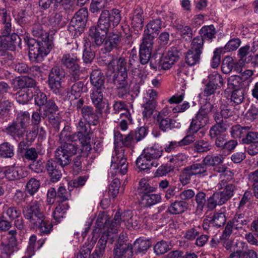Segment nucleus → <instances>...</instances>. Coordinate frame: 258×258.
Returning a JSON list of instances; mask_svg holds the SVG:
<instances>
[{
    "instance_id": "1",
    "label": "nucleus",
    "mask_w": 258,
    "mask_h": 258,
    "mask_svg": "<svg viewBox=\"0 0 258 258\" xmlns=\"http://www.w3.org/2000/svg\"><path fill=\"white\" fill-rule=\"evenodd\" d=\"M79 141L78 138H73L71 135V127L66 125L59 135V146L55 152V157L60 166L64 167L69 165L71 161V157L77 154L83 153L88 155L90 151L83 150L82 145L80 147L76 143Z\"/></svg>"
},
{
    "instance_id": "2",
    "label": "nucleus",
    "mask_w": 258,
    "mask_h": 258,
    "mask_svg": "<svg viewBox=\"0 0 258 258\" xmlns=\"http://www.w3.org/2000/svg\"><path fill=\"white\" fill-rule=\"evenodd\" d=\"M33 34L37 37V39L36 41L33 39H29L28 44L34 47V48H29V55L31 59L37 62L41 61L52 48V40L49 38V33L42 29L35 28Z\"/></svg>"
},
{
    "instance_id": "3",
    "label": "nucleus",
    "mask_w": 258,
    "mask_h": 258,
    "mask_svg": "<svg viewBox=\"0 0 258 258\" xmlns=\"http://www.w3.org/2000/svg\"><path fill=\"white\" fill-rule=\"evenodd\" d=\"M25 218L27 220L31 226L39 228L42 234H48L52 230L51 222L45 219V217L40 209V205L37 201H32L23 209Z\"/></svg>"
},
{
    "instance_id": "4",
    "label": "nucleus",
    "mask_w": 258,
    "mask_h": 258,
    "mask_svg": "<svg viewBox=\"0 0 258 258\" xmlns=\"http://www.w3.org/2000/svg\"><path fill=\"white\" fill-rule=\"evenodd\" d=\"M60 62L70 73L72 80L76 81L80 79L82 71L80 59L77 53L70 52L64 53L60 59Z\"/></svg>"
},
{
    "instance_id": "5",
    "label": "nucleus",
    "mask_w": 258,
    "mask_h": 258,
    "mask_svg": "<svg viewBox=\"0 0 258 258\" xmlns=\"http://www.w3.org/2000/svg\"><path fill=\"white\" fill-rule=\"evenodd\" d=\"M121 20L120 12L118 9H113L111 12L105 10L102 11L99 17L97 26L101 30L108 31L111 22L113 26H117Z\"/></svg>"
},
{
    "instance_id": "6",
    "label": "nucleus",
    "mask_w": 258,
    "mask_h": 258,
    "mask_svg": "<svg viewBox=\"0 0 258 258\" xmlns=\"http://www.w3.org/2000/svg\"><path fill=\"white\" fill-rule=\"evenodd\" d=\"M88 16L86 9H80L72 19L68 28V30L73 37L81 35L85 27Z\"/></svg>"
},
{
    "instance_id": "7",
    "label": "nucleus",
    "mask_w": 258,
    "mask_h": 258,
    "mask_svg": "<svg viewBox=\"0 0 258 258\" xmlns=\"http://www.w3.org/2000/svg\"><path fill=\"white\" fill-rule=\"evenodd\" d=\"M125 149L116 150L112 156L110 173L112 176L124 175L127 171V163L124 156Z\"/></svg>"
},
{
    "instance_id": "8",
    "label": "nucleus",
    "mask_w": 258,
    "mask_h": 258,
    "mask_svg": "<svg viewBox=\"0 0 258 258\" xmlns=\"http://www.w3.org/2000/svg\"><path fill=\"white\" fill-rule=\"evenodd\" d=\"M126 62L123 57L119 58L117 60H113L108 64V69L112 73L117 72V75L115 82L119 85L118 88H124L127 85V70Z\"/></svg>"
},
{
    "instance_id": "9",
    "label": "nucleus",
    "mask_w": 258,
    "mask_h": 258,
    "mask_svg": "<svg viewBox=\"0 0 258 258\" xmlns=\"http://www.w3.org/2000/svg\"><path fill=\"white\" fill-rule=\"evenodd\" d=\"M64 76V71L58 66L53 67L49 73L48 85L50 90L56 95H59L61 93L62 80Z\"/></svg>"
},
{
    "instance_id": "10",
    "label": "nucleus",
    "mask_w": 258,
    "mask_h": 258,
    "mask_svg": "<svg viewBox=\"0 0 258 258\" xmlns=\"http://www.w3.org/2000/svg\"><path fill=\"white\" fill-rule=\"evenodd\" d=\"M78 131L71 135L73 138H78L80 145H82L83 149L86 151H90L92 149L91 145V137L89 131H88L86 123L82 119L80 120L77 126Z\"/></svg>"
},
{
    "instance_id": "11",
    "label": "nucleus",
    "mask_w": 258,
    "mask_h": 258,
    "mask_svg": "<svg viewBox=\"0 0 258 258\" xmlns=\"http://www.w3.org/2000/svg\"><path fill=\"white\" fill-rule=\"evenodd\" d=\"M219 189L224 188L223 190L214 193L218 205L221 206L225 204L233 196L235 186L232 183L227 184L226 181L222 180L217 185Z\"/></svg>"
},
{
    "instance_id": "12",
    "label": "nucleus",
    "mask_w": 258,
    "mask_h": 258,
    "mask_svg": "<svg viewBox=\"0 0 258 258\" xmlns=\"http://www.w3.org/2000/svg\"><path fill=\"white\" fill-rule=\"evenodd\" d=\"M113 258H134L133 246L119 236L113 248Z\"/></svg>"
},
{
    "instance_id": "13",
    "label": "nucleus",
    "mask_w": 258,
    "mask_h": 258,
    "mask_svg": "<svg viewBox=\"0 0 258 258\" xmlns=\"http://www.w3.org/2000/svg\"><path fill=\"white\" fill-rule=\"evenodd\" d=\"M179 53L180 52L176 47L170 48L167 53L161 57L158 63V70H167L171 68L174 62L178 59Z\"/></svg>"
},
{
    "instance_id": "14",
    "label": "nucleus",
    "mask_w": 258,
    "mask_h": 258,
    "mask_svg": "<svg viewBox=\"0 0 258 258\" xmlns=\"http://www.w3.org/2000/svg\"><path fill=\"white\" fill-rule=\"evenodd\" d=\"M5 178L9 181H16L26 177L28 172L20 166L14 165L6 167L3 171Z\"/></svg>"
},
{
    "instance_id": "15",
    "label": "nucleus",
    "mask_w": 258,
    "mask_h": 258,
    "mask_svg": "<svg viewBox=\"0 0 258 258\" xmlns=\"http://www.w3.org/2000/svg\"><path fill=\"white\" fill-rule=\"evenodd\" d=\"M161 28V21L156 19L150 21L146 25L144 30L143 39L153 42V39Z\"/></svg>"
},
{
    "instance_id": "16",
    "label": "nucleus",
    "mask_w": 258,
    "mask_h": 258,
    "mask_svg": "<svg viewBox=\"0 0 258 258\" xmlns=\"http://www.w3.org/2000/svg\"><path fill=\"white\" fill-rule=\"evenodd\" d=\"M81 115L83 118L87 121L89 125H96L99 122V115L102 113H100L99 110L90 106L85 105L82 107L81 110Z\"/></svg>"
},
{
    "instance_id": "17",
    "label": "nucleus",
    "mask_w": 258,
    "mask_h": 258,
    "mask_svg": "<svg viewBox=\"0 0 258 258\" xmlns=\"http://www.w3.org/2000/svg\"><path fill=\"white\" fill-rule=\"evenodd\" d=\"M153 42L143 39L140 48V61L141 64L148 63L151 55Z\"/></svg>"
},
{
    "instance_id": "18",
    "label": "nucleus",
    "mask_w": 258,
    "mask_h": 258,
    "mask_svg": "<svg viewBox=\"0 0 258 258\" xmlns=\"http://www.w3.org/2000/svg\"><path fill=\"white\" fill-rule=\"evenodd\" d=\"M62 167L52 160H49L47 162L46 168L51 181L55 182L60 180L62 176L60 168Z\"/></svg>"
},
{
    "instance_id": "19",
    "label": "nucleus",
    "mask_w": 258,
    "mask_h": 258,
    "mask_svg": "<svg viewBox=\"0 0 258 258\" xmlns=\"http://www.w3.org/2000/svg\"><path fill=\"white\" fill-rule=\"evenodd\" d=\"M0 19L3 25L2 34L10 35L12 30V19L10 13L5 8L0 10Z\"/></svg>"
},
{
    "instance_id": "20",
    "label": "nucleus",
    "mask_w": 258,
    "mask_h": 258,
    "mask_svg": "<svg viewBox=\"0 0 258 258\" xmlns=\"http://www.w3.org/2000/svg\"><path fill=\"white\" fill-rule=\"evenodd\" d=\"M104 89H93L90 95V97L93 104L99 110L100 113H102V109L104 108L105 102L103 99L102 92Z\"/></svg>"
},
{
    "instance_id": "21",
    "label": "nucleus",
    "mask_w": 258,
    "mask_h": 258,
    "mask_svg": "<svg viewBox=\"0 0 258 258\" xmlns=\"http://www.w3.org/2000/svg\"><path fill=\"white\" fill-rule=\"evenodd\" d=\"M157 161H153L144 152L137 158L136 160L137 166L142 170L150 169L152 167H157L158 165Z\"/></svg>"
},
{
    "instance_id": "22",
    "label": "nucleus",
    "mask_w": 258,
    "mask_h": 258,
    "mask_svg": "<svg viewBox=\"0 0 258 258\" xmlns=\"http://www.w3.org/2000/svg\"><path fill=\"white\" fill-rule=\"evenodd\" d=\"M107 33L97 27H92L89 30V36L96 45L100 46L105 41Z\"/></svg>"
},
{
    "instance_id": "23",
    "label": "nucleus",
    "mask_w": 258,
    "mask_h": 258,
    "mask_svg": "<svg viewBox=\"0 0 258 258\" xmlns=\"http://www.w3.org/2000/svg\"><path fill=\"white\" fill-rule=\"evenodd\" d=\"M35 84L34 80L27 76L16 78L13 80V87L15 89L33 88L35 87Z\"/></svg>"
},
{
    "instance_id": "24",
    "label": "nucleus",
    "mask_w": 258,
    "mask_h": 258,
    "mask_svg": "<svg viewBox=\"0 0 258 258\" xmlns=\"http://www.w3.org/2000/svg\"><path fill=\"white\" fill-rule=\"evenodd\" d=\"M144 16L141 9H136L133 13L132 26L137 31L141 30L144 26Z\"/></svg>"
},
{
    "instance_id": "25",
    "label": "nucleus",
    "mask_w": 258,
    "mask_h": 258,
    "mask_svg": "<svg viewBox=\"0 0 258 258\" xmlns=\"http://www.w3.org/2000/svg\"><path fill=\"white\" fill-rule=\"evenodd\" d=\"M6 133L13 137L14 138H22L26 132V131L14 120L13 122L8 125L6 128Z\"/></svg>"
},
{
    "instance_id": "26",
    "label": "nucleus",
    "mask_w": 258,
    "mask_h": 258,
    "mask_svg": "<svg viewBox=\"0 0 258 258\" xmlns=\"http://www.w3.org/2000/svg\"><path fill=\"white\" fill-rule=\"evenodd\" d=\"M120 214L119 212H116L114 216V218L112 221L108 220L106 221L104 226V232L107 231L108 233H117L118 228L120 226Z\"/></svg>"
},
{
    "instance_id": "27",
    "label": "nucleus",
    "mask_w": 258,
    "mask_h": 258,
    "mask_svg": "<svg viewBox=\"0 0 258 258\" xmlns=\"http://www.w3.org/2000/svg\"><path fill=\"white\" fill-rule=\"evenodd\" d=\"M104 76L100 70L93 71L90 75L91 84L94 86V89H104Z\"/></svg>"
},
{
    "instance_id": "28",
    "label": "nucleus",
    "mask_w": 258,
    "mask_h": 258,
    "mask_svg": "<svg viewBox=\"0 0 258 258\" xmlns=\"http://www.w3.org/2000/svg\"><path fill=\"white\" fill-rule=\"evenodd\" d=\"M209 107L208 108L205 105L203 106L197 114L195 118L200 123L202 126H205L209 121L208 113L212 110L213 106L209 104Z\"/></svg>"
},
{
    "instance_id": "29",
    "label": "nucleus",
    "mask_w": 258,
    "mask_h": 258,
    "mask_svg": "<svg viewBox=\"0 0 258 258\" xmlns=\"http://www.w3.org/2000/svg\"><path fill=\"white\" fill-rule=\"evenodd\" d=\"M13 104L4 96L0 95V118H4L9 115Z\"/></svg>"
},
{
    "instance_id": "30",
    "label": "nucleus",
    "mask_w": 258,
    "mask_h": 258,
    "mask_svg": "<svg viewBox=\"0 0 258 258\" xmlns=\"http://www.w3.org/2000/svg\"><path fill=\"white\" fill-rule=\"evenodd\" d=\"M187 203L184 201H176L168 208V211L172 214H179L184 212L187 208Z\"/></svg>"
},
{
    "instance_id": "31",
    "label": "nucleus",
    "mask_w": 258,
    "mask_h": 258,
    "mask_svg": "<svg viewBox=\"0 0 258 258\" xmlns=\"http://www.w3.org/2000/svg\"><path fill=\"white\" fill-rule=\"evenodd\" d=\"M14 120L26 131L30 123V114L27 111H20L17 113Z\"/></svg>"
},
{
    "instance_id": "32",
    "label": "nucleus",
    "mask_w": 258,
    "mask_h": 258,
    "mask_svg": "<svg viewBox=\"0 0 258 258\" xmlns=\"http://www.w3.org/2000/svg\"><path fill=\"white\" fill-rule=\"evenodd\" d=\"M119 42L120 38L118 34L110 33L104 41V48L107 51L110 52L114 48L117 47Z\"/></svg>"
},
{
    "instance_id": "33",
    "label": "nucleus",
    "mask_w": 258,
    "mask_h": 258,
    "mask_svg": "<svg viewBox=\"0 0 258 258\" xmlns=\"http://www.w3.org/2000/svg\"><path fill=\"white\" fill-rule=\"evenodd\" d=\"M41 107L43 118L56 114V112L58 110V107L55 104L54 101L51 99L48 100V102L41 106Z\"/></svg>"
},
{
    "instance_id": "34",
    "label": "nucleus",
    "mask_w": 258,
    "mask_h": 258,
    "mask_svg": "<svg viewBox=\"0 0 258 258\" xmlns=\"http://www.w3.org/2000/svg\"><path fill=\"white\" fill-rule=\"evenodd\" d=\"M206 194L203 191H199L195 195V201L196 203V213L197 214L202 213L203 210L206 206Z\"/></svg>"
},
{
    "instance_id": "35",
    "label": "nucleus",
    "mask_w": 258,
    "mask_h": 258,
    "mask_svg": "<svg viewBox=\"0 0 258 258\" xmlns=\"http://www.w3.org/2000/svg\"><path fill=\"white\" fill-rule=\"evenodd\" d=\"M143 152L153 161H157L162 155V148L158 145L148 147L144 149Z\"/></svg>"
},
{
    "instance_id": "36",
    "label": "nucleus",
    "mask_w": 258,
    "mask_h": 258,
    "mask_svg": "<svg viewBox=\"0 0 258 258\" xmlns=\"http://www.w3.org/2000/svg\"><path fill=\"white\" fill-rule=\"evenodd\" d=\"M252 52L249 45H246L239 48L238 55L243 62L249 63L252 59Z\"/></svg>"
},
{
    "instance_id": "37",
    "label": "nucleus",
    "mask_w": 258,
    "mask_h": 258,
    "mask_svg": "<svg viewBox=\"0 0 258 258\" xmlns=\"http://www.w3.org/2000/svg\"><path fill=\"white\" fill-rule=\"evenodd\" d=\"M151 245V242L150 240L140 238L134 242L133 246L135 252L138 253L147 251Z\"/></svg>"
},
{
    "instance_id": "38",
    "label": "nucleus",
    "mask_w": 258,
    "mask_h": 258,
    "mask_svg": "<svg viewBox=\"0 0 258 258\" xmlns=\"http://www.w3.org/2000/svg\"><path fill=\"white\" fill-rule=\"evenodd\" d=\"M188 160V156L184 153H178L172 156L169 161L172 163L174 167H178L185 165Z\"/></svg>"
},
{
    "instance_id": "39",
    "label": "nucleus",
    "mask_w": 258,
    "mask_h": 258,
    "mask_svg": "<svg viewBox=\"0 0 258 258\" xmlns=\"http://www.w3.org/2000/svg\"><path fill=\"white\" fill-rule=\"evenodd\" d=\"M14 155V147L8 142L0 144V157L3 158H11Z\"/></svg>"
},
{
    "instance_id": "40",
    "label": "nucleus",
    "mask_w": 258,
    "mask_h": 258,
    "mask_svg": "<svg viewBox=\"0 0 258 258\" xmlns=\"http://www.w3.org/2000/svg\"><path fill=\"white\" fill-rule=\"evenodd\" d=\"M156 189V187L150 185L148 179L146 178H143L140 180L137 188L138 192L143 195L153 192L155 191Z\"/></svg>"
},
{
    "instance_id": "41",
    "label": "nucleus",
    "mask_w": 258,
    "mask_h": 258,
    "mask_svg": "<svg viewBox=\"0 0 258 258\" xmlns=\"http://www.w3.org/2000/svg\"><path fill=\"white\" fill-rule=\"evenodd\" d=\"M36 236L34 234L32 235L29 240V245L27 247V251L30 256L33 255L34 254V251L36 249V244L38 245L37 249H39L44 243V239L39 240L37 241Z\"/></svg>"
},
{
    "instance_id": "42",
    "label": "nucleus",
    "mask_w": 258,
    "mask_h": 258,
    "mask_svg": "<svg viewBox=\"0 0 258 258\" xmlns=\"http://www.w3.org/2000/svg\"><path fill=\"white\" fill-rule=\"evenodd\" d=\"M202 53L195 51L189 49L187 52L185 61L187 64L190 66H193L199 64L200 62L201 55Z\"/></svg>"
},
{
    "instance_id": "43",
    "label": "nucleus",
    "mask_w": 258,
    "mask_h": 258,
    "mask_svg": "<svg viewBox=\"0 0 258 258\" xmlns=\"http://www.w3.org/2000/svg\"><path fill=\"white\" fill-rule=\"evenodd\" d=\"M157 121L160 129L163 132H166L168 130H171L174 126L175 121L168 117H161V116H157Z\"/></svg>"
},
{
    "instance_id": "44",
    "label": "nucleus",
    "mask_w": 258,
    "mask_h": 258,
    "mask_svg": "<svg viewBox=\"0 0 258 258\" xmlns=\"http://www.w3.org/2000/svg\"><path fill=\"white\" fill-rule=\"evenodd\" d=\"M69 208V206L67 204L59 203L53 212L54 219L56 222H59L63 218V216Z\"/></svg>"
},
{
    "instance_id": "45",
    "label": "nucleus",
    "mask_w": 258,
    "mask_h": 258,
    "mask_svg": "<svg viewBox=\"0 0 258 258\" xmlns=\"http://www.w3.org/2000/svg\"><path fill=\"white\" fill-rule=\"evenodd\" d=\"M223 158L221 155H208L203 160L205 166H216L222 163Z\"/></svg>"
},
{
    "instance_id": "46",
    "label": "nucleus",
    "mask_w": 258,
    "mask_h": 258,
    "mask_svg": "<svg viewBox=\"0 0 258 258\" xmlns=\"http://www.w3.org/2000/svg\"><path fill=\"white\" fill-rule=\"evenodd\" d=\"M212 149V145L208 140H200L194 143V149L198 153L207 152Z\"/></svg>"
},
{
    "instance_id": "47",
    "label": "nucleus",
    "mask_w": 258,
    "mask_h": 258,
    "mask_svg": "<svg viewBox=\"0 0 258 258\" xmlns=\"http://www.w3.org/2000/svg\"><path fill=\"white\" fill-rule=\"evenodd\" d=\"M40 186V182L39 180L35 178H31L26 183L25 189L29 195L33 196L38 191Z\"/></svg>"
},
{
    "instance_id": "48",
    "label": "nucleus",
    "mask_w": 258,
    "mask_h": 258,
    "mask_svg": "<svg viewBox=\"0 0 258 258\" xmlns=\"http://www.w3.org/2000/svg\"><path fill=\"white\" fill-rule=\"evenodd\" d=\"M107 240L108 234L104 233L98 240L96 249L93 253L101 257L105 251Z\"/></svg>"
},
{
    "instance_id": "49",
    "label": "nucleus",
    "mask_w": 258,
    "mask_h": 258,
    "mask_svg": "<svg viewBox=\"0 0 258 258\" xmlns=\"http://www.w3.org/2000/svg\"><path fill=\"white\" fill-rule=\"evenodd\" d=\"M216 33V29L213 25L205 26L200 31V36H201L204 39L211 40L215 37Z\"/></svg>"
},
{
    "instance_id": "50",
    "label": "nucleus",
    "mask_w": 258,
    "mask_h": 258,
    "mask_svg": "<svg viewBox=\"0 0 258 258\" xmlns=\"http://www.w3.org/2000/svg\"><path fill=\"white\" fill-rule=\"evenodd\" d=\"M142 200L145 202L147 206L150 207L160 203L161 201V197L160 194L148 193L143 195Z\"/></svg>"
},
{
    "instance_id": "51",
    "label": "nucleus",
    "mask_w": 258,
    "mask_h": 258,
    "mask_svg": "<svg viewBox=\"0 0 258 258\" xmlns=\"http://www.w3.org/2000/svg\"><path fill=\"white\" fill-rule=\"evenodd\" d=\"M171 248L170 243L163 240L157 242L154 247V252L157 255L164 254Z\"/></svg>"
},
{
    "instance_id": "52",
    "label": "nucleus",
    "mask_w": 258,
    "mask_h": 258,
    "mask_svg": "<svg viewBox=\"0 0 258 258\" xmlns=\"http://www.w3.org/2000/svg\"><path fill=\"white\" fill-rule=\"evenodd\" d=\"M227 130L226 124H215L213 125L209 131V136L211 139L223 135L222 134Z\"/></svg>"
},
{
    "instance_id": "53",
    "label": "nucleus",
    "mask_w": 258,
    "mask_h": 258,
    "mask_svg": "<svg viewBox=\"0 0 258 258\" xmlns=\"http://www.w3.org/2000/svg\"><path fill=\"white\" fill-rule=\"evenodd\" d=\"M120 223H123L127 228L130 229L135 225L133 223L134 217L131 211H125L120 214Z\"/></svg>"
},
{
    "instance_id": "54",
    "label": "nucleus",
    "mask_w": 258,
    "mask_h": 258,
    "mask_svg": "<svg viewBox=\"0 0 258 258\" xmlns=\"http://www.w3.org/2000/svg\"><path fill=\"white\" fill-rule=\"evenodd\" d=\"M10 35L2 34V35L1 36V39L3 40V48H4L5 50H13L14 49V45L12 40L13 39H16L17 37L19 38L18 36L15 34H12L11 37Z\"/></svg>"
},
{
    "instance_id": "55",
    "label": "nucleus",
    "mask_w": 258,
    "mask_h": 258,
    "mask_svg": "<svg viewBox=\"0 0 258 258\" xmlns=\"http://www.w3.org/2000/svg\"><path fill=\"white\" fill-rule=\"evenodd\" d=\"M229 221L236 229H241L247 224V220L243 214H236L233 219Z\"/></svg>"
},
{
    "instance_id": "56",
    "label": "nucleus",
    "mask_w": 258,
    "mask_h": 258,
    "mask_svg": "<svg viewBox=\"0 0 258 258\" xmlns=\"http://www.w3.org/2000/svg\"><path fill=\"white\" fill-rule=\"evenodd\" d=\"M156 106V102L154 100H148L142 105L144 108L143 115L144 117H150L153 113L154 110Z\"/></svg>"
},
{
    "instance_id": "57",
    "label": "nucleus",
    "mask_w": 258,
    "mask_h": 258,
    "mask_svg": "<svg viewBox=\"0 0 258 258\" xmlns=\"http://www.w3.org/2000/svg\"><path fill=\"white\" fill-rule=\"evenodd\" d=\"M32 96L29 93L28 90H20L16 94V99L20 104H26L31 99Z\"/></svg>"
},
{
    "instance_id": "58",
    "label": "nucleus",
    "mask_w": 258,
    "mask_h": 258,
    "mask_svg": "<svg viewBox=\"0 0 258 258\" xmlns=\"http://www.w3.org/2000/svg\"><path fill=\"white\" fill-rule=\"evenodd\" d=\"M230 100L232 105L241 103L244 100V90L242 89L234 90L231 93Z\"/></svg>"
},
{
    "instance_id": "59",
    "label": "nucleus",
    "mask_w": 258,
    "mask_h": 258,
    "mask_svg": "<svg viewBox=\"0 0 258 258\" xmlns=\"http://www.w3.org/2000/svg\"><path fill=\"white\" fill-rule=\"evenodd\" d=\"M4 214L6 215V218L11 221H13L21 216V212L19 209L16 207L11 206L7 208Z\"/></svg>"
},
{
    "instance_id": "60",
    "label": "nucleus",
    "mask_w": 258,
    "mask_h": 258,
    "mask_svg": "<svg viewBox=\"0 0 258 258\" xmlns=\"http://www.w3.org/2000/svg\"><path fill=\"white\" fill-rule=\"evenodd\" d=\"M193 175H198L206 172L207 168L203 162L202 163H194L187 166Z\"/></svg>"
},
{
    "instance_id": "61",
    "label": "nucleus",
    "mask_w": 258,
    "mask_h": 258,
    "mask_svg": "<svg viewBox=\"0 0 258 258\" xmlns=\"http://www.w3.org/2000/svg\"><path fill=\"white\" fill-rule=\"evenodd\" d=\"M230 258H257L255 252L252 250H249L247 251H237L233 252L229 255Z\"/></svg>"
},
{
    "instance_id": "62",
    "label": "nucleus",
    "mask_w": 258,
    "mask_h": 258,
    "mask_svg": "<svg viewBox=\"0 0 258 258\" xmlns=\"http://www.w3.org/2000/svg\"><path fill=\"white\" fill-rule=\"evenodd\" d=\"M209 82L211 84L221 87L223 85V80L222 76L216 71L211 73L208 76Z\"/></svg>"
},
{
    "instance_id": "63",
    "label": "nucleus",
    "mask_w": 258,
    "mask_h": 258,
    "mask_svg": "<svg viewBox=\"0 0 258 258\" xmlns=\"http://www.w3.org/2000/svg\"><path fill=\"white\" fill-rule=\"evenodd\" d=\"M241 44V40L239 38H232L230 39L222 48L223 52H230L236 50Z\"/></svg>"
},
{
    "instance_id": "64",
    "label": "nucleus",
    "mask_w": 258,
    "mask_h": 258,
    "mask_svg": "<svg viewBox=\"0 0 258 258\" xmlns=\"http://www.w3.org/2000/svg\"><path fill=\"white\" fill-rule=\"evenodd\" d=\"M120 182L118 178L114 179L109 186L108 195L113 199L115 198L118 194Z\"/></svg>"
}]
</instances>
